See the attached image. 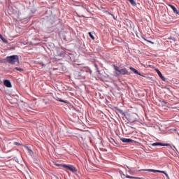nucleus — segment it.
I'll return each mask as SVG.
<instances>
[{
  "label": "nucleus",
  "mask_w": 179,
  "mask_h": 179,
  "mask_svg": "<svg viewBox=\"0 0 179 179\" xmlns=\"http://www.w3.org/2000/svg\"><path fill=\"white\" fill-rule=\"evenodd\" d=\"M120 141H122L123 143H134V142H135V141L131 138H121Z\"/></svg>",
  "instance_id": "9"
},
{
  "label": "nucleus",
  "mask_w": 179,
  "mask_h": 179,
  "mask_svg": "<svg viewBox=\"0 0 179 179\" xmlns=\"http://www.w3.org/2000/svg\"><path fill=\"white\" fill-rule=\"evenodd\" d=\"M10 49L11 50H15V47L13 46V47L10 48Z\"/></svg>",
  "instance_id": "38"
},
{
  "label": "nucleus",
  "mask_w": 179,
  "mask_h": 179,
  "mask_svg": "<svg viewBox=\"0 0 179 179\" xmlns=\"http://www.w3.org/2000/svg\"><path fill=\"white\" fill-rule=\"evenodd\" d=\"M127 169H129L128 173H129V174H134V173H135V171L131 170V168L127 166Z\"/></svg>",
  "instance_id": "26"
},
{
  "label": "nucleus",
  "mask_w": 179,
  "mask_h": 179,
  "mask_svg": "<svg viewBox=\"0 0 179 179\" xmlns=\"http://www.w3.org/2000/svg\"><path fill=\"white\" fill-rule=\"evenodd\" d=\"M157 73L158 74V76H159V78H161L162 80H163V82H168L167 80L166 79V78H164V76H163V74H162V72L159 71V69H156L155 70Z\"/></svg>",
  "instance_id": "11"
},
{
  "label": "nucleus",
  "mask_w": 179,
  "mask_h": 179,
  "mask_svg": "<svg viewBox=\"0 0 179 179\" xmlns=\"http://www.w3.org/2000/svg\"><path fill=\"white\" fill-rule=\"evenodd\" d=\"M64 169H66V170L71 171V173H73V174H76L78 173V169L73 165H64Z\"/></svg>",
  "instance_id": "5"
},
{
  "label": "nucleus",
  "mask_w": 179,
  "mask_h": 179,
  "mask_svg": "<svg viewBox=\"0 0 179 179\" xmlns=\"http://www.w3.org/2000/svg\"><path fill=\"white\" fill-rule=\"evenodd\" d=\"M120 75H131V72L128 71L125 67L119 71Z\"/></svg>",
  "instance_id": "8"
},
{
  "label": "nucleus",
  "mask_w": 179,
  "mask_h": 179,
  "mask_svg": "<svg viewBox=\"0 0 179 179\" xmlns=\"http://www.w3.org/2000/svg\"><path fill=\"white\" fill-rule=\"evenodd\" d=\"M129 69H130L131 71H132V72H133L134 73H135L136 75H139V76H143V77H145V76L141 75V73H140L139 71H138V70H136L135 68H134V67H132V66H130V67H129Z\"/></svg>",
  "instance_id": "12"
},
{
  "label": "nucleus",
  "mask_w": 179,
  "mask_h": 179,
  "mask_svg": "<svg viewBox=\"0 0 179 179\" xmlns=\"http://www.w3.org/2000/svg\"><path fill=\"white\" fill-rule=\"evenodd\" d=\"M14 144L17 146H24L23 144L19 143V142H14Z\"/></svg>",
  "instance_id": "27"
},
{
  "label": "nucleus",
  "mask_w": 179,
  "mask_h": 179,
  "mask_svg": "<svg viewBox=\"0 0 179 179\" xmlns=\"http://www.w3.org/2000/svg\"><path fill=\"white\" fill-rule=\"evenodd\" d=\"M122 172H120V174H122Z\"/></svg>",
  "instance_id": "41"
},
{
  "label": "nucleus",
  "mask_w": 179,
  "mask_h": 179,
  "mask_svg": "<svg viewBox=\"0 0 179 179\" xmlns=\"http://www.w3.org/2000/svg\"><path fill=\"white\" fill-rule=\"evenodd\" d=\"M112 110H113V111H115V113H116V114H120L123 117H125V115H127V113H124V110L118 108L117 107L113 106L112 108Z\"/></svg>",
  "instance_id": "6"
},
{
  "label": "nucleus",
  "mask_w": 179,
  "mask_h": 179,
  "mask_svg": "<svg viewBox=\"0 0 179 179\" xmlns=\"http://www.w3.org/2000/svg\"><path fill=\"white\" fill-rule=\"evenodd\" d=\"M94 66H95V68H96V71H97V73H98L99 74H100V70H99V66L97 65V64H96V63H94Z\"/></svg>",
  "instance_id": "21"
},
{
  "label": "nucleus",
  "mask_w": 179,
  "mask_h": 179,
  "mask_svg": "<svg viewBox=\"0 0 179 179\" xmlns=\"http://www.w3.org/2000/svg\"><path fill=\"white\" fill-rule=\"evenodd\" d=\"M15 152H17V153H19V150H15Z\"/></svg>",
  "instance_id": "37"
},
{
  "label": "nucleus",
  "mask_w": 179,
  "mask_h": 179,
  "mask_svg": "<svg viewBox=\"0 0 179 179\" xmlns=\"http://www.w3.org/2000/svg\"><path fill=\"white\" fill-rule=\"evenodd\" d=\"M6 62H8V61H6V57L3 59L0 60L1 64H6Z\"/></svg>",
  "instance_id": "25"
},
{
  "label": "nucleus",
  "mask_w": 179,
  "mask_h": 179,
  "mask_svg": "<svg viewBox=\"0 0 179 179\" xmlns=\"http://www.w3.org/2000/svg\"><path fill=\"white\" fill-rule=\"evenodd\" d=\"M152 146H169L171 149H173V147H171V144L170 143H163L160 142H156L152 144H151Z\"/></svg>",
  "instance_id": "7"
},
{
  "label": "nucleus",
  "mask_w": 179,
  "mask_h": 179,
  "mask_svg": "<svg viewBox=\"0 0 179 179\" xmlns=\"http://www.w3.org/2000/svg\"><path fill=\"white\" fill-rule=\"evenodd\" d=\"M75 79L82 80L85 79L86 76H85V71L80 69L78 71H76L73 73Z\"/></svg>",
  "instance_id": "4"
},
{
  "label": "nucleus",
  "mask_w": 179,
  "mask_h": 179,
  "mask_svg": "<svg viewBox=\"0 0 179 179\" xmlns=\"http://www.w3.org/2000/svg\"><path fill=\"white\" fill-rule=\"evenodd\" d=\"M58 65L59 66L60 68H61V66H62V64H61V63H58Z\"/></svg>",
  "instance_id": "35"
},
{
  "label": "nucleus",
  "mask_w": 179,
  "mask_h": 179,
  "mask_svg": "<svg viewBox=\"0 0 179 179\" xmlns=\"http://www.w3.org/2000/svg\"><path fill=\"white\" fill-rule=\"evenodd\" d=\"M162 172H164V173H161L162 174H164L167 179H170V178L169 177V174H167V173H166V171H162Z\"/></svg>",
  "instance_id": "28"
},
{
  "label": "nucleus",
  "mask_w": 179,
  "mask_h": 179,
  "mask_svg": "<svg viewBox=\"0 0 179 179\" xmlns=\"http://www.w3.org/2000/svg\"><path fill=\"white\" fill-rule=\"evenodd\" d=\"M170 43H171V41H170Z\"/></svg>",
  "instance_id": "43"
},
{
  "label": "nucleus",
  "mask_w": 179,
  "mask_h": 179,
  "mask_svg": "<svg viewBox=\"0 0 179 179\" xmlns=\"http://www.w3.org/2000/svg\"><path fill=\"white\" fill-rule=\"evenodd\" d=\"M24 147L27 149V150H28V152L30 154V155H33L34 152H33V150H31V149H30L29 148V146L27 145H24Z\"/></svg>",
  "instance_id": "14"
},
{
  "label": "nucleus",
  "mask_w": 179,
  "mask_h": 179,
  "mask_svg": "<svg viewBox=\"0 0 179 179\" xmlns=\"http://www.w3.org/2000/svg\"><path fill=\"white\" fill-rule=\"evenodd\" d=\"M149 43H150L151 44H153V42H152V41H149Z\"/></svg>",
  "instance_id": "39"
},
{
  "label": "nucleus",
  "mask_w": 179,
  "mask_h": 179,
  "mask_svg": "<svg viewBox=\"0 0 179 179\" xmlns=\"http://www.w3.org/2000/svg\"><path fill=\"white\" fill-rule=\"evenodd\" d=\"M0 38L3 41V43H5V44H8V41L1 34H0Z\"/></svg>",
  "instance_id": "17"
},
{
  "label": "nucleus",
  "mask_w": 179,
  "mask_h": 179,
  "mask_svg": "<svg viewBox=\"0 0 179 179\" xmlns=\"http://www.w3.org/2000/svg\"><path fill=\"white\" fill-rule=\"evenodd\" d=\"M162 103H164V104H167V101H166L165 100H163Z\"/></svg>",
  "instance_id": "34"
},
{
  "label": "nucleus",
  "mask_w": 179,
  "mask_h": 179,
  "mask_svg": "<svg viewBox=\"0 0 179 179\" xmlns=\"http://www.w3.org/2000/svg\"><path fill=\"white\" fill-rule=\"evenodd\" d=\"M169 6L171 8V9L173 11V13L177 12V8H176V6H174L173 4H169Z\"/></svg>",
  "instance_id": "15"
},
{
  "label": "nucleus",
  "mask_w": 179,
  "mask_h": 179,
  "mask_svg": "<svg viewBox=\"0 0 179 179\" xmlns=\"http://www.w3.org/2000/svg\"><path fill=\"white\" fill-rule=\"evenodd\" d=\"M122 172H120V174H122Z\"/></svg>",
  "instance_id": "42"
},
{
  "label": "nucleus",
  "mask_w": 179,
  "mask_h": 179,
  "mask_svg": "<svg viewBox=\"0 0 179 179\" xmlns=\"http://www.w3.org/2000/svg\"><path fill=\"white\" fill-rule=\"evenodd\" d=\"M174 13L176 16H179V10H177Z\"/></svg>",
  "instance_id": "31"
},
{
  "label": "nucleus",
  "mask_w": 179,
  "mask_h": 179,
  "mask_svg": "<svg viewBox=\"0 0 179 179\" xmlns=\"http://www.w3.org/2000/svg\"><path fill=\"white\" fill-rule=\"evenodd\" d=\"M169 40H172V41H173L174 43H176V41H177V38H174V37H170L169 38Z\"/></svg>",
  "instance_id": "29"
},
{
  "label": "nucleus",
  "mask_w": 179,
  "mask_h": 179,
  "mask_svg": "<svg viewBox=\"0 0 179 179\" xmlns=\"http://www.w3.org/2000/svg\"><path fill=\"white\" fill-rule=\"evenodd\" d=\"M88 35L90 36V38H92V40H94V36L92 32H88Z\"/></svg>",
  "instance_id": "24"
},
{
  "label": "nucleus",
  "mask_w": 179,
  "mask_h": 179,
  "mask_svg": "<svg viewBox=\"0 0 179 179\" xmlns=\"http://www.w3.org/2000/svg\"><path fill=\"white\" fill-rule=\"evenodd\" d=\"M109 15H110L111 16H113V19H115V16H114V14L109 13Z\"/></svg>",
  "instance_id": "33"
},
{
  "label": "nucleus",
  "mask_w": 179,
  "mask_h": 179,
  "mask_svg": "<svg viewBox=\"0 0 179 179\" xmlns=\"http://www.w3.org/2000/svg\"><path fill=\"white\" fill-rule=\"evenodd\" d=\"M15 69L16 71H19V72H23V69L20 68V67H15L13 71H15Z\"/></svg>",
  "instance_id": "23"
},
{
  "label": "nucleus",
  "mask_w": 179,
  "mask_h": 179,
  "mask_svg": "<svg viewBox=\"0 0 179 179\" xmlns=\"http://www.w3.org/2000/svg\"><path fill=\"white\" fill-rule=\"evenodd\" d=\"M55 166H57V167H63L64 168V166H66V164L55 163Z\"/></svg>",
  "instance_id": "20"
},
{
  "label": "nucleus",
  "mask_w": 179,
  "mask_h": 179,
  "mask_svg": "<svg viewBox=\"0 0 179 179\" xmlns=\"http://www.w3.org/2000/svg\"><path fill=\"white\" fill-rule=\"evenodd\" d=\"M57 101H60V103H66V104H69V102L64 99H61L60 98H57Z\"/></svg>",
  "instance_id": "18"
},
{
  "label": "nucleus",
  "mask_w": 179,
  "mask_h": 179,
  "mask_svg": "<svg viewBox=\"0 0 179 179\" xmlns=\"http://www.w3.org/2000/svg\"><path fill=\"white\" fill-rule=\"evenodd\" d=\"M126 178H131V179H143V178L134 177V176H129V175H127Z\"/></svg>",
  "instance_id": "16"
},
{
  "label": "nucleus",
  "mask_w": 179,
  "mask_h": 179,
  "mask_svg": "<svg viewBox=\"0 0 179 179\" xmlns=\"http://www.w3.org/2000/svg\"><path fill=\"white\" fill-rule=\"evenodd\" d=\"M132 5V6H136V2L135 0H127Z\"/></svg>",
  "instance_id": "19"
},
{
  "label": "nucleus",
  "mask_w": 179,
  "mask_h": 179,
  "mask_svg": "<svg viewBox=\"0 0 179 179\" xmlns=\"http://www.w3.org/2000/svg\"><path fill=\"white\" fill-rule=\"evenodd\" d=\"M3 85L6 86V87H12V83H10V80H4Z\"/></svg>",
  "instance_id": "13"
},
{
  "label": "nucleus",
  "mask_w": 179,
  "mask_h": 179,
  "mask_svg": "<svg viewBox=\"0 0 179 179\" xmlns=\"http://www.w3.org/2000/svg\"><path fill=\"white\" fill-rule=\"evenodd\" d=\"M130 128H132V129H134V127H131V126H130Z\"/></svg>",
  "instance_id": "40"
},
{
  "label": "nucleus",
  "mask_w": 179,
  "mask_h": 179,
  "mask_svg": "<svg viewBox=\"0 0 179 179\" xmlns=\"http://www.w3.org/2000/svg\"><path fill=\"white\" fill-rule=\"evenodd\" d=\"M60 59H57V58H51V61L52 62H53V64H56L58 63V61H59Z\"/></svg>",
  "instance_id": "22"
},
{
  "label": "nucleus",
  "mask_w": 179,
  "mask_h": 179,
  "mask_svg": "<svg viewBox=\"0 0 179 179\" xmlns=\"http://www.w3.org/2000/svg\"><path fill=\"white\" fill-rule=\"evenodd\" d=\"M65 50H66V51H72V50L67 49L66 48H64L63 46H59L55 48V50L58 57H64V55H65Z\"/></svg>",
  "instance_id": "3"
},
{
  "label": "nucleus",
  "mask_w": 179,
  "mask_h": 179,
  "mask_svg": "<svg viewBox=\"0 0 179 179\" xmlns=\"http://www.w3.org/2000/svg\"><path fill=\"white\" fill-rule=\"evenodd\" d=\"M115 70L116 71V72H119L120 73V69L118 68V66H115Z\"/></svg>",
  "instance_id": "30"
},
{
  "label": "nucleus",
  "mask_w": 179,
  "mask_h": 179,
  "mask_svg": "<svg viewBox=\"0 0 179 179\" xmlns=\"http://www.w3.org/2000/svg\"><path fill=\"white\" fill-rule=\"evenodd\" d=\"M6 61L8 64H10L11 65H15L16 62H17L18 65L20 64V61L19 60V56L18 55H11L8 56L6 57Z\"/></svg>",
  "instance_id": "2"
},
{
  "label": "nucleus",
  "mask_w": 179,
  "mask_h": 179,
  "mask_svg": "<svg viewBox=\"0 0 179 179\" xmlns=\"http://www.w3.org/2000/svg\"><path fill=\"white\" fill-rule=\"evenodd\" d=\"M124 117L127 121H129V122H130V124H134V122H138L139 121V117L136 113L129 114L127 113Z\"/></svg>",
  "instance_id": "1"
},
{
  "label": "nucleus",
  "mask_w": 179,
  "mask_h": 179,
  "mask_svg": "<svg viewBox=\"0 0 179 179\" xmlns=\"http://www.w3.org/2000/svg\"><path fill=\"white\" fill-rule=\"evenodd\" d=\"M54 177H55V178H56V179H59V178H58V176H55Z\"/></svg>",
  "instance_id": "36"
},
{
  "label": "nucleus",
  "mask_w": 179,
  "mask_h": 179,
  "mask_svg": "<svg viewBox=\"0 0 179 179\" xmlns=\"http://www.w3.org/2000/svg\"><path fill=\"white\" fill-rule=\"evenodd\" d=\"M122 176H123V177L122 176V178H127V175L122 173Z\"/></svg>",
  "instance_id": "32"
},
{
  "label": "nucleus",
  "mask_w": 179,
  "mask_h": 179,
  "mask_svg": "<svg viewBox=\"0 0 179 179\" xmlns=\"http://www.w3.org/2000/svg\"><path fill=\"white\" fill-rule=\"evenodd\" d=\"M138 171H149L150 173H164L163 171L155 170V169H141Z\"/></svg>",
  "instance_id": "10"
}]
</instances>
